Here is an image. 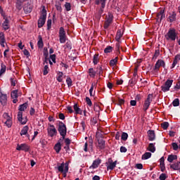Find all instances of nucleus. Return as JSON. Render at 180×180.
Here are the masks:
<instances>
[{
	"instance_id": "nucleus-1",
	"label": "nucleus",
	"mask_w": 180,
	"mask_h": 180,
	"mask_svg": "<svg viewBox=\"0 0 180 180\" xmlns=\"http://www.w3.org/2000/svg\"><path fill=\"white\" fill-rule=\"evenodd\" d=\"M59 41L61 44H64V43L67 41L65 44V49H68V50L72 49V44L71 43V41L68 40L65 30H64V27H60L59 29Z\"/></svg>"
},
{
	"instance_id": "nucleus-2",
	"label": "nucleus",
	"mask_w": 180,
	"mask_h": 180,
	"mask_svg": "<svg viewBox=\"0 0 180 180\" xmlns=\"http://www.w3.org/2000/svg\"><path fill=\"white\" fill-rule=\"evenodd\" d=\"M46 19H47V11L46 10V7L43 6L41 16L38 20L39 29H41V27L44 26V24L46 23Z\"/></svg>"
},
{
	"instance_id": "nucleus-3",
	"label": "nucleus",
	"mask_w": 180,
	"mask_h": 180,
	"mask_svg": "<svg viewBox=\"0 0 180 180\" xmlns=\"http://www.w3.org/2000/svg\"><path fill=\"white\" fill-rule=\"evenodd\" d=\"M27 109V103H25L19 106L18 110H20L18 112V122H20L21 124H26V122H22L23 120V112L25 110Z\"/></svg>"
},
{
	"instance_id": "nucleus-4",
	"label": "nucleus",
	"mask_w": 180,
	"mask_h": 180,
	"mask_svg": "<svg viewBox=\"0 0 180 180\" xmlns=\"http://www.w3.org/2000/svg\"><path fill=\"white\" fill-rule=\"evenodd\" d=\"M166 40H171L172 41H175L178 39V34L175 29H169L167 34L165 35Z\"/></svg>"
},
{
	"instance_id": "nucleus-5",
	"label": "nucleus",
	"mask_w": 180,
	"mask_h": 180,
	"mask_svg": "<svg viewBox=\"0 0 180 180\" xmlns=\"http://www.w3.org/2000/svg\"><path fill=\"white\" fill-rule=\"evenodd\" d=\"M58 131L59 132V134L62 136L63 140L65 139V136H67V126L64 122H59V124L58 125Z\"/></svg>"
},
{
	"instance_id": "nucleus-6",
	"label": "nucleus",
	"mask_w": 180,
	"mask_h": 180,
	"mask_svg": "<svg viewBox=\"0 0 180 180\" xmlns=\"http://www.w3.org/2000/svg\"><path fill=\"white\" fill-rule=\"evenodd\" d=\"M152 102H153V94H148L147 96V98L145 100V102L143 103L144 112H147V110H148V108H150V105H151Z\"/></svg>"
},
{
	"instance_id": "nucleus-7",
	"label": "nucleus",
	"mask_w": 180,
	"mask_h": 180,
	"mask_svg": "<svg viewBox=\"0 0 180 180\" xmlns=\"http://www.w3.org/2000/svg\"><path fill=\"white\" fill-rule=\"evenodd\" d=\"M174 82V80L172 79H167L165 84L161 86V89L162 92H168L169 91L171 86H172V84Z\"/></svg>"
},
{
	"instance_id": "nucleus-8",
	"label": "nucleus",
	"mask_w": 180,
	"mask_h": 180,
	"mask_svg": "<svg viewBox=\"0 0 180 180\" xmlns=\"http://www.w3.org/2000/svg\"><path fill=\"white\" fill-rule=\"evenodd\" d=\"M160 67H163V68H165V62L163 60L159 59L157 60L156 63L155 64L153 71L155 72H158V71H160Z\"/></svg>"
},
{
	"instance_id": "nucleus-9",
	"label": "nucleus",
	"mask_w": 180,
	"mask_h": 180,
	"mask_svg": "<svg viewBox=\"0 0 180 180\" xmlns=\"http://www.w3.org/2000/svg\"><path fill=\"white\" fill-rule=\"evenodd\" d=\"M47 131L49 137H54V136H57V129L53 124H49V127H48Z\"/></svg>"
},
{
	"instance_id": "nucleus-10",
	"label": "nucleus",
	"mask_w": 180,
	"mask_h": 180,
	"mask_svg": "<svg viewBox=\"0 0 180 180\" xmlns=\"http://www.w3.org/2000/svg\"><path fill=\"white\" fill-rule=\"evenodd\" d=\"M16 150H18V151H25V153H27V151L30 150V146L26 143L18 144Z\"/></svg>"
},
{
	"instance_id": "nucleus-11",
	"label": "nucleus",
	"mask_w": 180,
	"mask_h": 180,
	"mask_svg": "<svg viewBox=\"0 0 180 180\" xmlns=\"http://www.w3.org/2000/svg\"><path fill=\"white\" fill-rule=\"evenodd\" d=\"M108 164L109 165L107 167V170L109 171H113L115 168H116V165L117 164V160H115L113 162V160H112V158H108Z\"/></svg>"
},
{
	"instance_id": "nucleus-12",
	"label": "nucleus",
	"mask_w": 180,
	"mask_h": 180,
	"mask_svg": "<svg viewBox=\"0 0 180 180\" xmlns=\"http://www.w3.org/2000/svg\"><path fill=\"white\" fill-rule=\"evenodd\" d=\"M158 21L161 23L162 19H165V10L162 8L157 13Z\"/></svg>"
},
{
	"instance_id": "nucleus-13",
	"label": "nucleus",
	"mask_w": 180,
	"mask_h": 180,
	"mask_svg": "<svg viewBox=\"0 0 180 180\" xmlns=\"http://www.w3.org/2000/svg\"><path fill=\"white\" fill-rule=\"evenodd\" d=\"M97 148H99L100 150H105L106 148V142L105 141V140L102 139H98L97 140Z\"/></svg>"
},
{
	"instance_id": "nucleus-14",
	"label": "nucleus",
	"mask_w": 180,
	"mask_h": 180,
	"mask_svg": "<svg viewBox=\"0 0 180 180\" xmlns=\"http://www.w3.org/2000/svg\"><path fill=\"white\" fill-rule=\"evenodd\" d=\"M4 117L6 119V121L4 123L7 126V127H12V118L6 112L4 114Z\"/></svg>"
},
{
	"instance_id": "nucleus-15",
	"label": "nucleus",
	"mask_w": 180,
	"mask_h": 180,
	"mask_svg": "<svg viewBox=\"0 0 180 180\" xmlns=\"http://www.w3.org/2000/svg\"><path fill=\"white\" fill-rule=\"evenodd\" d=\"M7 101H8V96L6 94H4L1 91V89H0V103H1V105H3V106H4V105L6 104Z\"/></svg>"
},
{
	"instance_id": "nucleus-16",
	"label": "nucleus",
	"mask_w": 180,
	"mask_h": 180,
	"mask_svg": "<svg viewBox=\"0 0 180 180\" xmlns=\"http://www.w3.org/2000/svg\"><path fill=\"white\" fill-rule=\"evenodd\" d=\"M27 131H29V127L25 126L20 132V136H26L27 139H30V135L27 134Z\"/></svg>"
},
{
	"instance_id": "nucleus-17",
	"label": "nucleus",
	"mask_w": 180,
	"mask_h": 180,
	"mask_svg": "<svg viewBox=\"0 0 180 180\" xmlns=\"http://www.w3.org/2000/svg\"><path fill=\"white\" fill-rule=\"evenodd\" d=\"M148 141H154L155 140V132L154 130H148Z\"/></svg>"
},
{
	"instance_id": "nucleus-18",
	"label": "nucleus",
	"mask_w": 180,
	"mask_h": 180,
	"mask_svg": "<svg viewBox=\"0 0 180 180\" xmlns=\"http://www.w3.org/2000/svg\"><path fill=\"white\" fill-rule=\"evenodd\" d=\"M101 165V159L95 160L92 165L89 167V169H95L99 167Z\"/></svg>"
},
{
	"instance_id": "nucleus-19",
	"label": "nucleus",
	"mask_w": 180,
	"mask_h": 180,
	"mask_svg": "<svg viewBox=\"0 0 180 180\" xmlns=\"http://www.w3.org/2000/svg\"><path fill=\"white\" fill-rule=\"evenodd\" d=\"M168 20L170 23H172L176 20V13H175V11H173L172 13H169Z\"/></svg>"
},
{
	"instance_id": "nucleus-20",
	"label": "nucleus",
	"mask_w": 180,
	"mask_h": 180,
	"mask_svg": "<svg viewBox=\"0 0 180 180\" xmlns=\"http://www.w3.org/2000/svg\"><path fill=\"white\" fill-rule=\"evenodd\" d=\"M15 7L18 11H22V6L23 5V2H26L25 0H16Z\"/></svg>"
},
{
	"instance_id": "nucleus-21",
	"label": "nucleus",
	"mask_w": 180,
	"mask_h": 180,
	"mask_svg": "<svg viewBox=\"0 0 180 180\" xmlns=\"http://www.w3.org/2000/svg\"><path fill=\"white\" fill-rule=\"evenodd\" d=\"M2 27L4 30H9L11 29V25H9V20H5L2 23Z\"/></svg>"
},
{
	"instance_id": "nucleus-22",
	"label": "nucleus",
	"mask_w": 180,
	"mask_h": 180,
	"mask_svg": "<svg viewBox=\"0 0 180 180\" xmlns=\"http://www.w3.org/2000/svg\"><path fill=\"white\" fill-rule=\"evenodd\" d=\"M179 61H180V54H177L174 56V59L173 60V63L172 65L171 68H175V65L178 64Z\"/></svg>"
},
{
	"instance_id": "nucleus-23",
	"label": "nucleus",
	"mask_w": 180,
	"mask_h": 180,
	"mask_svg": "<svg viewBox=\"0 0 180 180\" xmlns=\"http://www.w3.org/2000/svg\"><path fill=\"white\" fill-rule=\"evenodd\" d=\"M25 13H30L32 11H33V7H32V5L30 4H27L26 6H24L23 8Z\"/></svg>"
},
{
	"instance_id": "nucleus-24",
	"label": "nucleus",
	"mask_w": 180,
	"mask_h": 180,
	"mask_svg": "<svg viewBox=\"0 0 180 180\" xmlns=\"http://www.w3.org/2000/svg\"><path fill=\"white\" fill-rule=\"evenodd\" d=\"M73 109L75 112V115H82V110L78 107V104L75 103L73 105Z\"/></svg>"
},
{
	"instance_id": "nucleus-25",
	"label": "nucleus",
	"mask_w": 180,
	"mask_h": 180,
	"mask_svg": "<svg viewBox=\"0 0 180 180\" xmlns=\"http://www.w3.org/2000/svg\"><path fill=\"white\" fill-rule=\"evenodd\" d=\"M53 148H54L56 154H59L60 151H61V142L58 141V143L56 144H55Z\"/></svg>"
},
{
	"instance_id": "nucleus-26",
	"label": "nucleus",
	"mask_w": 180,
	"mask_h": 180,
	"mask_svg": "<svg viewBox=\"0 0 180 180\" xmlns=\"http://www.w3.org/2000/svg\"><path fill=\"white\" fill-rule=\"evenodd\" d=\"M122 37H123V32H122V30H118L115 36L116 41H120Z\"/></svg>"
},
{
	"instance_id": "nucleus-27",
	"label": "nucleus",
	"mask_w": 180,
	"mask_h": 180,
	"mask_svg": "<svg viewBox=\"0 0 180 180\" xmlns=\"http://www.w3.org/2000/svg\"><path fill=\"white\" fill-rule=\"evenodd\" d=\"M175 160H178V156L176 155H169L167 158L168 162H173Z\"/></svg>"
},
{
	"instance_id": "nucleus-28",
	"label": "nucleus",
	"mask_w": 180,
	"mask_h": 180,
	"mask_svg": "<svg viewBox=\"0 0 180 180\" xmlns=\"http://www.w3.org/2000/svg\"><path fill=\"white\" fill-rule=\"evenodd\" d=\"M68 165H70V163L68 162H65V171L60 172L61 174H63V178H66L67 177V173L68 172Z\"/></svg>"
},
{
	"instance_id": "nucleus-29",
	"label": "nucleus",
	"mask_w": 180,
	"mask_h": 180,
	"mask_svg": "<svg viewBox=\"0 0 180 180\" xmlns=\"http://www.w3.org/2000/svg\"><path fill=\"white\" fill-rule=\"evenodd\" d=\"M106 1L107 0H95L96 5H101L103 6V8H105L106 6Z\"/></svg>"
},
{
	"instance_id": "nucleus-30",
	"label": "nucleus",
	"mask_w": 180,
	"mask_h": 180,
	"mask_svg": "<svg viewBox=\"0 0 180 180\" xmlns=\"http://www.w3.org/2000/svg\"><path fill=\"white\" fill-rule=\"evenodd\" d=\"M170 168L171 169H173L174 171H176V169H179L180 165V162H177L176 163L170 164Z\"/></svg>"
},
{
	"instance_id": "nucleus-31",
	"label": "nucleus",
	"mask_w": 180,
	"mask_h": 180,
	"mask_svg": "<svg viewBox=\"0 0 180 180\" xmlns=\"http://www.w3.org/2000/svg\"><path fill=\"white\" fill-rule=\"evenodd\" d=\"M99 63V53H96L93 57V63L96 65Z\"/></svg>"
},
{
	"instance_id": "nucleus-32",
	"label": "nucleus",
	"mask_w": 180,
	"mask_h": 180,
	"mask_svg": "<svg viewBox=\"0 0 180 180\" xmlns=\"http://www.w3.org/2000/svg\"><path fill=\"white\" fill-rule=\"evenodd\" d=\"M89 75L91 78H95L96 75V71L94 70V68H91L89 69Z\"/></svg>"
},
{
	"instance_id": "nucleus-33",
	"label": "nucleus",
	"mask_w": 180,
	"mask_h": 180,
	"mask_svg": "<svg viewBox=\"0 0 180 180\" xmlns=\"http://www.w3.org/2000/svg\"><path fill=\"white\" fill-rule=\"evenodd\" d=\"M105 21L110 22L111 23L113 22V14L112 13H108V15L105 18Z\"/></svg>"
},
{
	"instance_id": "nucleus-34",
	"label": "nucleus",
	"mask_w": 180,
	"mask_h": 180,
	"mask_svg": "<svg viewBox=\"0 0 180 180\" xmlns=\"http://www.w3.org/2000/svg\"><path fill=\"white\" fill-rule=\"evenodd\" d=\"M39 41L37 42V46L39 47V49H43V46H44V44H43V38H41V36H39Z\"/></svg>"
},
{
	"instance_id": "nucleus-35",
	"label": "nucleus",
	"mask_w": 180,
	"mask_h": 180,
	"mask_svg": "<svg viewBox=\"0 0 180 180\" xmlns=\"http://www.w3.org/2000/svg\"><path fill=\"white\" fill-rule=\"evenodd\" d=\"M148 158H151V153L150 152L145 153L141 157V160H148Z\"/></svg>"
},
{
	"instance_id": "nucleus-36",
	"label": "nucleus",
	"mask_w": 180,
	"mask_h": 180,
	"mask_svg": "<svg viewBox=\"0 0 180 180\" xmlns=\"http://www.w3.org/2000/svg\"><path fill=\"white\" fill-rule=\"evenodd\" d=\"M63 75H64V73H63V72H58V77H56L58 82H63Z\"/></svg>"
},
{
	"instance_id": "nucleus-37",
	"label": "nucleus",
	"mask_w": 180,
	"mask_h": 180,
	"mask_svg": "<svg viewBox=\"0 0 180 180\" xmlns=\"http://www.w3.org/2000/svg\"><path fill=\"white\" fill-rule=\"evenodd\" d=\"M148 150V151H150V153H155V146L154 143H150Z\"/></svg>"
},
{
	"instance_id": "nucleus-38",
	"label": "nucleus",
	"mask_w": 180,
	"mask_h": 180,
	"mask_svg": "<svg viewBox=\"0 0 180 180\" xmlns=\"http://www.w3.org/2000/svg\"><path fill=\"white\" fill-rule=\"evenodd\" d=\"M6 71V65H5L3 63L1 64V70H0V77L2 74H5Z\"/></svg>"
},
{
	"instance_id": "nucleus-39",
	"label": "nucleus",
	"mask_w": 180,
	"mask_h": 180,
	"mask_svg": "<svg viewBox=\"0 0 180 180\" xmlns=\"http://www.w3.org/2000/svg\"><path fill=\"white\" fill-rule=\"evenodd\" d=\"M18 92H19L18 90H14V91H11V96L12 99L18 98V97L19 96L18 95Z\"/></svg>"
},
{
	"instance_id": "nucleus-40",
	"label": "nucleus",
	"mask_w": 180,
	"mask_h": 180,
	"mask_svg": "<svg viewBox=\"0 0 180 180\" xmlns=\"http://www.w3.org/2000/svg\"><path fill=\"white\" fill-rule=\"evenodd\" d=\"M129 84L130 86H134L135 84H137V79L136 77H132L129 79Z\"/></svg>"
},
{
	"instance_id": "nucleus-41",
	"label": "nucleus",
	"mask_w": 180,
	"mask_h": 180,
	"mask_svg": "<svg viewBox=\"0 0 180 180\" xmlns=\"http://www.w3.org/2000/svg\"><path fill=\"white\" fill-rule=\"evenodd\" d=\"M65 168V163L63 162L58 167V171L59 172H63Z\"/></svg>"
},
{
	"instance_id": "nucleus-42",
	"label": "nucleus",
	"mask_w": 180,
	"mask_h": 180,
	"mask_svg": "<svg viewBox=\"0 0 180 180\" xmlns=\"http://www.w3.org/2000/svg\"><path fill=\"white\" fill-rule=\"evenodd\" d=\"M96 139H103V137H105V134H103V131H97L96 134Z\"/></svg>"
},
{
	"instance_id": "nucleus-43",
	"label": "nucleus",
	"mask_w": 180,
	"mask_h": 180,
	"mask_svg": "<svg viewBox=\"0 0 180 180\" xmlns=\"http://www.w3.org/2000/svg\"><path fill=\"white\" fill-rule=\"evenodd\" d=\"M96 73L98 74V75H103V69L102 66L99 65L96 68Z\"/></svg>"
},
{
	"instance_id": "nucleus-44",
	"label": "nucleus",
	"mask_w": 180,
	"mask_h": 180,
	"mask_svg": "<svg viewBox=\"0 0 180 180\" xmlns=\"http://www.w3.org/2000/svg\"><path fill=\"white\" fill-rule=\"evenodd\" d=\"M161 127L163 130H167V129L169 127V123H168V122H164L161 124Z\"/></svg>"
},
{
	"instance_id": "nucleus-45",
	"label": "nucleus",
	"mask_w": 180,
	"mask_h": 180,
	"mask_svg": "<svg viewBox=\"0 0 180 180\" xmlns=\"http://www.w3.org/2000/svg\"><path fill=\"white\" fill-rule=\"evenodd\" d=\"M120 44H122V41H119L115 44V49L117 54H120Z\"/></svg>"
},
{
	"instance_id": "nucleus-46",
	"label": "nucleus",
	"mask_w": 180,
	"mask_h": 180,
	"mask_svg": "<svg viewBox=\"0 0 180 180\" xmlns=\"http://www.w3.org/2000/svg\"><path fill=\"white\" fill-rule=\"evenodd\" d=\"M66 83L68 88H71V86H72V79H71V77H67Z\"/></svg>"
},
{
	"instance_id": "nucleus-47",
	"label": "nucleus",
	"mask_w": 180,
	"mask_h": 180,
	"mask_svg": "<svg viewBox=\"0 0 180 180\" xmlns=\"http://www.w3.org/2000/svg\"><path fill=\"white\" fill-rule=\"evenodd\" d=\"M113 50V47L110 46H108L105 49H104V53L105 54H108V53H112V51Z\"/></svg>"
},
{
	"instance_id": "nucleus-48",
	"label": "nucleus",
	"mask_w": 180,
	"mask_h": 180,
	"mask_svg": "<svg viewBox=\"0 0 180 180\" xmlns=\"http://www.w3.org/2000/svg\"><path fill=\"white\" fill-rule=\"evenodd\" d=\"M49 71H50V69L49 68V65H46L43 70L44 75H47V74H49Z\"/></svg>"
},
{
	"instance_id": "nucleus-49",
	"label": "nucleus",
	"mask_w": 180,
	"mask_h": 180,
	"mask_svg": "<svg viewBox=\"0 0 180 180\" xmlns=\"http://www.w3.org/2000/svg\"><path fill=\"white\" fill-rule=\"evenodd\" d=\"M117 63V57H116L115 58H114L110 61V67H115V65H116Z\"/></svg>"
},
{
	"instance_id": "nucleus-50",
	"label": "nucleus",
	"mask_w": 180,
	"mask_h": 180,
	"mask_svg": "<svg viewBox=\"0 0 180 180\" xmlns=\"http://www.w3.org/2000/svg\"><path fill=\"white\" fill-rule=\"evenodd\" d=\"M159 56H160V50L157 49L155 51V53L152 58V60H157V58Z\"/></svg>"
},
{
	"instance_id": "nucleus-51",
	"label": "nucleus",
	"mask_w": 180,
	"mask_h": 180,
	"mask_svg": "<svg viewBox=\"0 0 180 180\" xmlns=\"http://www.w3.org/2000/svg\"><path fill=\"white\" fill-rule=\"evenodd\" d=\"M94 109L95 112H101V106H99V104L97 103H94Z\"/></svg>"
},
{
	"instance_id": "nucleus-52",
	"label": "nucleus",
	"mask_w": 180,
	"mask_h": 180,
	"mask_svg": "<svg viewBox=\"0 0 180 180\" xmlns=\"http://www.w3.org/2000/svg\"><path fill=\"white\" fill-rule=\"evenodd\" d=\"M128 137H129V134H127V133L123 132L122 134L121 139L123 141H126V140H127Z\"/></svg>"
},
{
	"instance_id": "nucleus-53",
	"label": "nucleus",
	"mask_w": 180,
	"mask_h": 180,
	"mask_svg": "<svg viewBox=\"0 0 180 180\" xmlns=\"http://www.w3.org/2000/svg\"><path fill=\"white\" fill-rule=\"evenodd\" d=\"M65 8L67 12H70V11H71V4L66 2L65 4Z\"/></svg>"
},
{
	"instance_id": "nucleus-54",
	"label": "nucleus",
	"mask_w": 180,
	"mask_h": 180,
	"mask_svg": "<svg viewBox=\"0 0 180 180\" xmlns=\"http://www.w3.org/2000/svg\"><path fill=\"white\" fill-rule=\"evenodd\" d=\"M172 105L174 107L179 106V98H175L172 102Z\"/></svg>"
},
{
	"instance_id": "nucleus-55",
	"label": "nucleus",
	"mask_w": 180,
	"mask_h": 180,
	"mask_svg": "<svg viewBox=\"0 0 180 180\" xmlns=\"http://www.w3.org/2000/svg\"><path fill=\"white\" fill-rule=\"evenodd\" d=\"M110 25H112V22L109 21H105L103 25L104 29H109V26H110Z\"/></svg>"
},
{
	"instance_id": "nucleus-56",
	"label": "nucleus",
	"mask_w": 180,
	"mask_h": 180,
	"mask_svg": "<svg viewBox=\"0 0 180 180\" xmlns=\"http://www.w3.org/2000/svg\"><path fill=\"white\" fill-rule=\"evenodd\" d=\"M172 148H173V150H174V151H176L178 150V148H179V146H178V143H176L175 142H173L172 143Z\"/></svg>"
},
{
	"instance_id": "nucleus-57",
	"label": "nucleus",
	"mask_w": 180,
	"mask_h": 180,
	"mask_svg": "<svg viewBox=\"0 0 180 180\" xmlns=\"http://www.w3.org/2000/svg\"><path fill=\"white\" fill-rule=\"evenodd\" d=\"M167 178V174L165 173H162L160 175L159 179L160 180H166Z\"/></svg>"
},
{
	"instance_id": "nucleus-58",
	"label": "nucleus",
	"mask_w": 180,
	"mask_h": 180,
	"mask_svg": "<svg viewBox=\"0 0 180 180\" xmlns=\"http://www.w3.org/2000/svg\"><path fill=\"white\" fill-rule=\"evenodd\" d=\"M124 104V100L122 98H119L117 101V105H119V106H122V105Z\"/></svg>"
},
{
	"instance_id": "nucleus-59",
	"label": "nucleus",
	"mask_w": 180,
	"mask_h": 180,
	"mask_svg": "<svg viewBox=\"0 0 180 180\" xmlns=\"http://www.w3.org/2000/svg\"><path fill=\"white\" fill-rule=\"evenodd\" d=\"M57 11H58L59 12H61L63 11V8L61 7V4L58 3V4L55 5Z\"/></svg>"
},
{
	"instance_id": "nucleus-60",
	"label": "nucleus",
	"mask_w": 180,
	"mask_h": 180,
	"mask_svg": "<svg viewBox=\"0 0 180 180\" xmlns=\"http://www.w3.org/2000/svg\"><path fill=\"white\" fill-rule=\"evenodd\" d=\"M86 102L89 106H92V101L89 97H86Z\"/></svg>"
},
{
	"instance_id": "nucleus-61",
	"label": "nucleus",
	"mask_w": 180,
	"mask_h": 180,
	"mask_svg": "<svg viewBox=\"0 0 180 180\" xmlns=\"http://www.w3.org/2000/svg\"><path fill=\"white\" fill-rule=\"evenodd\" d=\"M64 140L65 146H70V144H71V140L70 139L65 137Z\"/></svg>"
},
{
	"instance_id": "nucleus-62",
	"label": "nucleus",
	"mask_w": 180,
	"mask_h": 180,
	"mask_svg": "<svg viewBox=\"0 0 180 180\" xmlns=\"http://www.w3.org/2000/svg\"><path fill=\"white\" fill-rule=\"evenodd\" d=\"M44 56L49 57V49L47 48H44Z\"/></svg>"
},
{
	"instance_id": "nucleus-63",
	"label": "nucleus",
	"mask_w": 180,
	"mask_h": 180,
	"mask_svg": "<svg viewBox=\"0 0 180 180\" xmlns=\"http://www.w3.org/2000/svg\"><path fill=\"white\" fill-rule=\"evenodd\" d=\"M47 29L50 30L51 29V20H47Z\"/></svg>"
},
{
	"instance_id": "nucleus-64",
	"label": "nucleus",
	"mask_w": 180,
	"mask_h": 180,
	"mask_svg": "<svg viewBox=\"0 0 180 180\" xmlns=\"http://www.w3.org/2000/svg\"><path fill=\"white\" fill-rule=\"evenodd\" d=\"M56 54L50 55V58L54 63H56Z\"/></svg>"
}]
</instances>
